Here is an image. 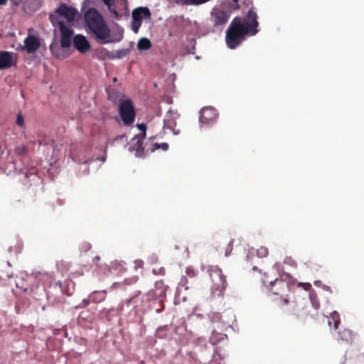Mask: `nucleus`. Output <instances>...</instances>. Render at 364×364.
Listing matches in <instances>:
<instances>
[{
	"instance_id": "f257e3e1",
	"label": "nucleus",
	"mask_w": 364,
	"mask_h": 364,
	"mask_svg": "<svg viewBox=\"0 0 364 364\" xmlns=\"http://www.w3.org/2000/svg\"><path fill=\"white\" fill-rule=\"evenodd\" d=\"M243 4L249 8L247 14L243 17L235 16L225 33V42L230 49L237 48L247 37L255 36L259 32L258 16L252 0H244Z\"/></svg>"
},
{
	"instance_id": "f03ea898",
	"label": "nucleus",
	"mask_w": 364,
	"mask_h": 364,
	"mask_svg": "<svg viewBox=\"0 0 364 364\" xmlns=\"http://www.w3.org/2000/svg\"><path fill=\"white\" fill-rule=\"evenodd\" d=\"M85 21L90 31L97 39L102 43L110 36V29L107 25L103 16L95 8L89 9L85 14Z\"/></svg>"
},
{
	"instance_id": "7ed1b4c3",
	"label": "nucleus",
	"mask_w": 364,
	"mask_h": 364,
	"mask_svg": "<svg viewBox=\"0 0 364 364\" xmlns=\"http://www.w3.org/2000/svg\"><path fill=\"white\" fill-rule=\"evenodd\" d=\"M296 281L289 274H285L279 279L271 281L267 286L273 295L280 296L277 305L280 307L288 305L289 301L287 298H283V295L288 293L294 285Z\"/></svg>"
},
{
	"instance_id": "20e7f679",
	"label": "nucleus",
	"mask_w": 364,
	"mask_h": 364,
	"mask_svg": "<svg viewBox=\"0 0 364 364\" xmlns=\"http://www.w3.org/2000/svg\"><path fill=\"white\" fill-rule=\"evenodd\" d=\"M208 275L211 280V289L213 294L220 296L228 285L226 277L223 271L218 266H211L208 268Z\"/></svg>"
},
{
	"instance_id": "39448f33",
	"label": "nucleus",
	"mask_w": 364,
	"mask_h": 364,
	"mask_svg": "<svg viewBox=\"0 0 364 364\" xmlns=\"http://www.w3.org/2000/svg\"><path fill=\"white\" fill-rule=\"evenodd\" d=\"M119 114L125 126H130L134 123L136 112L133 102L130 99L120 100Z\"/></svg>"
},
{
	"instance_id": "423d86ee",
	"label": "nucleus",
	"mask_w": 364,
	"mask_h": 364,
	"mask_svg": "<svg viewBox=\"0 0 364 364\" xmlns=\"http://www.w3.org/2000/svg\"><path fill=\"white\" fill-rule=\"evenodd\" d=\"M49 18L53 26H58L61 33V46L69 48L71 45V38L73 35V30L67 26L63 21H59L56 16L50 14Z\"/></svg>"
},
{
	"instance_id": "0eeeda50",
	"label": "nucleus",
	"mask_w": 364,
	"mask_h": 364,
	"mask_svg": "<svg viewBox=\"0 0 364 364\" xmlns=\"http://www.w3.org/2000/svg\"><path fill=\"white\" fill-rule=\"evenodd\" d=\"M17 63V55L12 52L0 50V70L11 68Z\"/></svg>"
},
{
	"instance_id": "6e6552de",
	"label": "nucleus",
	"mask_w": 364,
	"mask_h": 364,
	"mask_svg": "<svg viewBox=\"0 0 364 364\" xmlns=\"http://www.w3.org/2000/svg\"><path fill=\"white\" fill-rule=\"evenodd\" d=\"M228 12L223 11L221 8L214 9L211 12V21L214 27L223 26L230 18Z\"/></svg>"
},
{
	"instance_id": "1a4fd4ad",
	"label": "nucleus",
	"mask_w": 364,
	"mask_h": 364,
	"mask_svg": "<svg viewBox=\"0 0 364 364\" xmlns=\"http://www.w3.org/2000/svg\"><path fill=\"white\" fill-rule=\"evenodd\" d=\"M55 13L58 14L68 21H73L77 13V10L72 6H68L66 4L62 3L55 9Z\"/></svg>"
},
{
	"instance_id": "9d476101",
	"label": "nucleus",
	"mask_w": 364,
	"mask_h": 364,
	"mask_svg": "<svg viewBox=\"0 0 364 364\" xmlns=\"http://www.w3.org/2000/svg\"><path fill=\"white\" fill-rule=\"evenodd\" d=\"M23 43L24 46L21 47V50H26L29 54L36 52L41 46L40 39L32 35H28Z\"/></svg>"
},
{
	"instance_id": "9b49d317",
	"label": "nucleus",
	"mask_w": 364,
	"mask_h": 364,
	"mask_svg": "<svg viewBox=\"0 0 364 364\" xmlns=\"http://www.w3.org/2000/svg\"><path fill=\"white\" fill-rule=\"evenodd\" d=\"M217 115V111L213 107H203L200 112V122L202 124H209L216 119Z\"/></svg>"
},
{
	"instance_id": "f8f14e48",
	"label": "nucleus",
	"mask_w": 364,
	"mask_h": 364,
	"mask_svg": "<svg viewBox=\"0 0 364 364\" xmlns=\"http://www.w3.org/2000/svg\"><path fill=\"white\" fill-rule=\"evenodd\" d=\"M144 138L140 136H134L131 140L129 150L135 151V156L137 157H141L144 154L143 139Z\"/></svg>"
},
{
	"instance_id": "ddd939ff",
	"label": "nucleus",
	"mask_w": 364,
	"mask_h": 364,
	"mask_svg": "<svg viewBox=\"0 0 364 364\" xmlns=\"http://www.w3.org/2000/svg\"><path fill=\"white\" fill-rule=\"evenodd\" d=\"M74 47L80 53H85L90 48L87 38L82 35H76L73 38Z\"/></svg>"
},
{
	"instance_id": "4468645a",
	"label": "nucleus",
	"mask_w": 364,
	"mask_h": 364,
	"mask_svg": "<svg viewBox=\"0 0 364 364\" xmlns=\"http://www.w3.org/2000/svg\"><path fill=\"white\" fill-rule=\"evenodd\" d=\"M151 11L147 7L140 6L132 11V16L134 21H143L144 18L149 19L151 18Z\"/></svg>"
},
{
	"instance_id": "2eb2a0df",
	"label": "nucleus",
	"mask_w": 364,
	"mask_h": 364,
	"mask_svg": "<svg viewBox=\"0 0 364 364\" xmlns=\"http://www.w3.org/2000/svg\"><path fill=\"white\" fill-rule=\"evenodd\" d=\"M238 1L239 0H225L222 3L220 8L223 11L228 12L230 16L232 11H237L240 9Z\"/></svg>"
},
{
	"instance_id": "dca6fc26",
	"label": "nucleus",
	"mask_w": 364,
	"mask_h": 364,
	"mask_svg": "<svg viewBox=\"0 0 364 364\" xmlns=\"http://www.w3.org/2000/svg\"><path fill=\"white\" fill-rule=\"evenodd\" d=\"M65 48H63L60 45H58L57 43H53L50 46V50L51 53L55 55L57 58L64 59L67 57V53L63 50Z\"/></svg>"
},
{
	"instance_id": "f3484780",
	"label": "nucleus",
	"mask_w": 364,
	"mask_h": 364,
	"mask_svg": "<svg viewBox=\"0 0 364 364\" xmlns=\"http://www.w3.org/2000/svg\"><path fill=\"white\" fill-rule=\"evenodd\" d=\"M353 340V334L352 331L348 328H343L338 332L337 341L346 343H351Z\"/></svg>"
},
{
	"instance_id": "a211bd4d",
	"label": "nucleus",
	"mask_w": 364,
	"mask_h": 364,
	"mask_svg": "<svg viewBox=\"0 0 364 364\" xmlns=\"http://www.w3.org/2000/svg\"><path fill=\"white\" fill-rule=\"evenodd\" d=\"M107 297V291H94L90 295L92 302L100 303L105 300Z\"/></svg>"
},
{
	"instance_id": "6ab92c4d",
	"label": "nucleus",
	"mask_w": 364,
	"mask_h": 364,
	"mask_svg": "<svg viewBox=\"0 0 364 364\" xmlns=\"http://www.w3.org/2000/svg\"><path fill=\"white\" fill-rule=\"evenodd\" d=\"M340 322V316L336 311H333L332 314H331L330 317L328 318V323L329 326L333 325L334 329L338 328Z\"/></svg>"
},
{
	"instance_id": "aec40b11",
	"label": "nucleus",
	"mask_w": 364,
	"mask_h": 364,
	"mask_svg": "<svg viewBox=\"0 0 364 364\" xmlns=\"http://www.w3.org/2000/svg\"><path fill=\"white\" fill-rule=\"evenodd\" d=\"M104 4L107 6L108 10L114 15L116 18H119L120 15L119 12L116 10L114 2L115 0H102Z\"/></svg>"
},
{
	"instance_id": "412c9836",
	"label": "nucleus",
	"mask_w": 364,
	"mask_h": 364,
	"mask_svg": "<svg viewBox=\"0 0 364 364\" xmlns=\"http://www.w3.org/2000/svg\"><path fill=\"white\" fill-rule=\"evenodd\" d=\"M151 47V41L146 38H142L139 39V41L137 43V48L139 50H148Z\"/></svg>"
},
{
	"instance_id": "4be33fe9",
	"label": "nucleus",
	"mask_w": 364,
	"mask_h": 364,
	"mask_svg": "<svg viewBox=\"0 0 364 364\" xmlns=\"http://www.w3.org/2000/svg\"><path fill=\"white\" fill-rule=\"evenodd\" d=\"M164 122H165V127L167 129L172 130V132L174 134H178L180 133V129H176V124H174L173 122L166 121V120H165Z\"/></svg>"
},
{
	"instance_id": "5701e85b",
	"label": "nucleus",
	"mask_w": 364,
	"mask_h": 364,
	"mask_svg": "<svg viewBox=\"0 0 364 364\" xmlns=\"http://www.w3.org/2000/svg\"><path fill=\"white\" fill-rule=\"evenodd\" d=\"M169 148V145L168 143H161V144H159V143H155L154 145H153V147L151 149V152H154L155 150L156 149H161L163 151H167Z\"/></svg>"
},
{
	"instance_id": "b1692460",
	"label": "nucleus",
	"mask_w": 364,
	"mask_h": 364,
	"mask_svg": "<svg viewBox=\"0 0 364 364\" xmlns=\"http://www.w3.org/2000/svg\"><path fill=\"white\" fill-rule=\"evenodd\" d=\"M14 151L18 156H26L28 152V148L24 145L18 146L15 148Z\"/></svg>"
},
{
	"instance_id": "393cba45",
	"label": "nucleus",
	"mask_w": 364,
	"mask_h": 364,
	"mask_svg": "<svg viewBox=\"0 0 364 364\" xmlns=\"http://www.w3.org/2000/svg\"><path fill=\"white\" fill-rule=\"evenodd\" d=\"M269 253L268 249L265 247H260L257 250V255L259 257H265Z\"/></svg>"
},
{
	"instance_id": "a878e982",
	"label": "nucleus",
	"mask_w": 364,
	"mask_h": 364,
	"mask_svg": "<svg viewBox=\"0 0 364 364\" xmlns=\"http://www.w3.org/2000/svg\"><path fill=\"white\" fill-rule=\"evenodd\" d=\"M136 127L140 131H141V134H139L136 136L145 137L146 136V125L144 123H141V124H138L136 125Z\"/></svg>"
},
{
	"instance_id": "bb28decb",
	"label": "nucleus",
	"mask_w": 364,
	"mask_h": 364,
	"mask_svg": "<svg viewBox=\"0 0 364 364\" xmlns=\"http://www.w3.org/2000/svg\"><path fill=\"white\" fill-rule=\"evenodd\" d=\"M175 2L181 5H198V3H194L193 0H175Z\"/></svg>"
},
{
	"instance_id": "cd10ccee",
	"label": "nucleus",
	"mask_w": 364,
	"mask_h": 364,
	"mask_svg": "<svg viewBox=\"0 0 364 364\" xmlns=\"http://www.w3.org/2000/svg\"><path fill=\"white\" fill-rule=\"evenodd\" d=\"M141 21H134L132 19V31L136 33L139 31L140 26H141Z\"/></svg>"
},
{
	"instance_id": "c85d7f7f",
	"label": "nucleus",
	"mask_w": 364,
	"mask_h": 364,
	"mask_svg": "<svg viewBox=\"0 0 364 364\" xmlns=\"http://www.w3.org/2000/svg\"><path fill=\"white\" fill-rule=\"evenodd\" d=\"M141 21H134L132 19V31L136 33L139 31L140 26H141Z\"/></svg>"
},
{
	"instance_id": "c756f323",
	"label": "nucleus",
	"mask_w": 364,
	"mask_h": 364,
	"mask_svg": "<svg viewBox=\"0 0 364 364\" xmlns=\"http://www.w3.org/2000/svg\"><path fill=\"white\" fill-rule=\"evenodd\" d=\"M232 246H233V240H230L228 242V247L225 251V256L228 257L230 255L231 252L232 251Z\"/></svg>"
},
{
	"instance_id": "7c9ffc66",
	"label": "nucleus",
	"mask_w": 364,
	"mask_h": 364,
	"mask_svg": "<svg viewBox=\"0 0 364 364\" xmlns=\"http://www.w3.org/2000/svg\"><path fill=\"white\" fill-rule=\"evenodd\" d=\"M16 124L21 127L24 125V119L21 113L17 115Z\"/></svg>"
},
{
	"instance_id": "2f4dec72",
	"label": "nucleus",
	"mask_w": 364,
	"mask_h": 364,
	"mask_svg": "<svg viewBox=\"0 0 364 364\" xmlns=\"http://www.w3.org/2000/svg\"><path fill=\"white\" fill-rule=\"evenodd\" d=\"M91 299L89 297L87 299H84L82 301V304H80L79 306H76V308H82L86 307L88 306L91 302Z\"/></svg>"
},
{
	"instance_id": "473e14b6",
	"label": "nucleus",
	"mask_w": 364,
	"mask_h": 364,
	"mask_svg": "<svg viewBox=\"0 0 364 364\" xmlns=\"http://www.w3.org/2000/svg\"><path fill=\"white\" fill-rule=\"evenodd\" d=\"M139 277H134L129 279H127L124 280V282L127 284H135L138 281Z\"/></svg>"
},
{
	"instance_id": "72a5a7b5",
	"label": "nucleus",
	"mask_w": 364,
	"mask_h": 364,
	"mask_svg": "<svg viewBox=\"0 0 364 364\" xmlns=\"http://www.w3.org/2000/svg\"><path fill=\"white\" fill-rule=\"evenodd\" d=\"M210 0H193L194 3H198V5H201L210 1Z\"/></svg>"
},
{
	"instance_id": "f704fd0d",
	"label": "nucleus",
	"mask_w": 364,
	"mask_h": 364,
	"mask_svg": "<svg viewBox=\"0 0 364 364\" xmlns=\"http://www.w3.org/2000/svg\"><path fill=\"white\" fill-rule=\"evenodd\" d=\"M312 305L314 306V307L317 309L319 306V304L318 301H315V300H312Z\"/></svg>"
},
{
	"instance_id": "c9c22d12",
	"label": "nucleus",
	"mask_w": 364,
	"mask_h": 364,
	"mask_svg": "<svg viewBox=\"0 0 364 364\" xmlns=\"http://www.w3.org/2000/svg\"><path fill=\"white\" fill-rule=\"evenodd\" d=\"M143 266V262L142 261H136V267H142Z\"/></svg>"
},
{
	"instance_id": "e433bc0d",
	"label": "nucleus",
	"mask_w": 364,
	"mask_h": 364,
	"mask_svg": "<svg viewBox=\"0 0 364 364\" xmlns=\"http://www.w3.org/2000/svg\"><path fill=\"white\" fill-rule=\"evenodd\" d=\"M8 2V0H0V5H6Z\"/></svg>"
},
{
	"instance_id": "4c0bfd02",
	"label": "nucleus",
	"mask_w": 364,
	"mask_h": 364,
	"mask_svg": "<svg viewBox=\"0 0 364 364\" xmlns=\"http://www.w3.org/2000/svg\"><path fill=\"white\" fill-rule=\"evenodd\" d=\"M156 286L161 287L163 286V282H156Z\"/></svg>"
},
{
	"instance_id": "58836bf2",
	"label": "nucleus",
	"mask_w": 364,
	"mask_h": 364,
	"mask_svg": "<svg viewBox=\"0 0 364 364\" xmlns=\"http://www.w3.org/2000/svg\"><path fill=\"white\" fill-rule=\"evenodd\" d=\"M124 136H125V135H124V134H123V135H119V136H117L116 139H122V138H123V137H124Z\"/></svg>"
},
{
	"instance_id": "ea45409f",
	"label": "nucleus",
	"mask_w": 364,
	"mask_h": 364,
	"mask_svg": "<svg viewBox=\"0 0 364 364\" xmlns=\"http://www.w3.org/2000/svg\"><path fill=\"white\" fill-rule=\"evenodd\" d=\"M133 299H134V298H130L129 299H128V300L127 301V305H129V304H130V302L132 301V300Z\"/></svg>"
},
{
	"instance_id": "a19ab883",
	"label": "nucleus",
	"mask_w": 364,
	"mask_h": 364,
	"mask_svg": "<svg viewBox=\"0 0 364 364\" xmlns=\"http://www.w3.org/2000/svg\"><path fill=\"white\" fill-rule=\"evenodd\" d=\"M160 271L161 272V274H164L165 272V269L164 268H161Z\"/></svg>"
},
{
	"instance_id": "79ce46f5",
	"label": "nucleus",
	"mask_w": 364,
	"mask_h": 364,
	"mask_svg": "<svg viewBox=\"0 0 364 364\" xmlns=\"http://www.w3.org/2000/svg\"><path fill=\"white\" fill-rule=\"evenodd\" d=\"M165 292V289H162L161 291L159 293V295H162L163 294H164Z\"/></svg>"
},
{
	"instance_id": "37998d69",
	"label": "nucleus",
	"mask_w": 364,
	"mask_h": 364,
	"mask_svg": "<svg viewBox=\"0 0 364 364\" xmlns=\"http://www.w3.org/2000/svg\"><path fill=\"white\" fill-rule=\"evenodd\" d=\"M304 286H306V287H311V285H310L309 284H304Z\"/></svg>"
},
{
	"instance_id": "c03bdc74",
	"label": "nucleus",
	"mask_w": 364,
	"mask_h": 364,
	"mask_svg": "<svg viewBox=\"0 0 364 364\" xmlns=\"http://www.w3.org/2000/svg\"><path fill=\"white\" fill-rule=\"evenodd\" d=\"M113 81H114V82H116V81H117V78H116V77H114V78L113 79Z\"/></svg>"
},
{
	"instance_id": "a18cd8bd",
	"label": "nucleus",
	"mask_w": 364,
	"mask_h": 364,
	"mask_svg": "<svg viewBox=\"0 0 364 364\" xmlns=\"http://www.w3.org/2000/svg\"><path fill=\"white\" fill-rule=\"evenodd\" d=\"M189 271H190V270H189L188 269H186V272H187V273H188V274H189Z\"/></svg>"
},
{
	"instance_id": "49530a36",
	"label": "nucleus",
	"mask_w": 364,
	"mask_h": 364,
	"mask_svg": "<svg viewBox=\"0 0 364 364\" xmlns=\"http://www.w3.org/2000/svg\"><path fill=\"white\" fill-rule=\"evenodd\" d=\"M301 285V283H299L298 286L300 287Z\"/></svg>"
}]
</instances>
